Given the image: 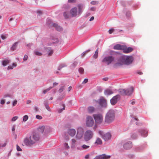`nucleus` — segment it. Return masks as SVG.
<instances>
[{"label":"nucleus","mask_w":159,"mask_h":159,"mask_svg":"<svg viewBox=\"0 0 159 159\" xmlns=\"http://www.w3.org/2000/svg\"><path fill=\"white\" fill-rule=\"evenodd\" d=\"M133 60V57L131 56H121L119 59L118 61L114 64V66L117 68L124 64L129 65L132 62Z\"/></svg>","instance_id":"nucleus-1"},{"label":"nucleus","mask_w":159,"mask_h":159,"mask_svg":"<svg viewBox=\"0 0 159 159\" xmlns=\"http://www.w3.org/2000/svg\"><path fill=\"white\" fill-rule=\"evenodd\" d=\"M40 135L38 133H34L32 135L24 139V143L27 146H31L39 140Z\"/></svg>","instance_id":"nucleus-2"},{"label":"nucleus","mask_w":159,"mask_h":159,"mask_svg":"<svg viewBox=\"0 0 159 159\" xmlns=\"http://www.w3.org/2000/svg\"><path fill=\"white\" fill-rule=\"evenodd\" d=\"M78 9V11H77V8L76 7L72 8L70 10V14L72 17H75L77 16V13L78 14H80L82 11L83 8V6L81 4H79L77 6Z\"/></svg>","instance_id":"nucleus-3"},{"label":"nucleus","mask_w":159,"mask_h":159,"mask_svg":"<svg viewBox=\"0 0 159 159\" xmlns=\"http://www.w3.org/2000/svg\"><path fill=\"white\" fill-rule=\"evenodd\" d=\"M115 114L113 111H109L106 114L105 116V122L110 123L115 119Z\"/></svg>","instance_id":"nucleus-4"},{"label":"nucleus","mask_w":159,"mask_h":159,"mask_svg":"<svg viewBox=\"0 0 159 159\" xmlns=\"http://www.w3.org/2000/svg\"><path fill=\"white\" fill-rule=\"evenodd\" d=\"M64 12L63 16L65 19H69L70 17V7L68 5H64L63 7Z\"/></svg>","instance_id":"nucleus-5"},{"label":"nucleus","mask_w":159,"mask_h":159,"mask_svg":"<svg viewBox=\"0 0 159 159\" xmlns=\"http://www.w3.org/2000/svg\"><path fill=\"white\" fill-rule=\"evenodd\" d=\"M93 116L96 125L101 124L103 121V117L102 115L99 114H93Z\"/></svg>","instance_id":"nucleus-6"},{"label":"nucleus","mask_w":159,"mask_h":159,"mask_svg":"<svg viewBox=\"0 0 159 159\" xmlns=\"http://www.w3.org/2000/svg\"><path fill=\"white\" fill-rule=\"evenodd\" d=\"M93 135V134L92 131L87 130L85 133L84 139L85 141H88L92 138Z\"/></svg>","instance_id":"nucleus-7"},{"label":"nucleus","mask_w":159,"mask_h":159,"mask_svg":"<svg viewBox=\"0 0 159 159\" xmlns=\"http://www.w3.org/2000/svg\"><path fill=\"white\" fill-rule=\"evenodd\" d=\"M94 124V121L93 117L89 116H87L86 119V124L88 127H92Z\"/></svg>","instance_id":"nucleus-8"},{"label":"nucleus","mask_w":159,"mask_h":159,"mask_svg":"<svg viewBox=\"0 0 159 159\" xmlns=\"http://www.w3.org/2000/svg\"><path fill=\"white\" fill-rule=\"evenodd\" d=\"M65 127L68 128V129L64 132V138L65 140L67 142L69 141L70 137V129L69 128V125H66Z\"/></svg>","instance_id":"nucleus-9"},{"label":"nucleus","mask_w":159,"mask_h":159,"mask_svg":"<svg viewBox=\"0 0 159 159\" xmlns=\"http://www.w3.org/2000/svg\"><path fill=\"white\" fill-rule=\"evenodd\" d=\"M114 60V57L111 56L107 57H105L102 60V62H105L107 65L110 64Z\"/></svg>","instance_id":"nucleus-10"},{"label":"nucleus","mask_w":159,"mask_h":159,"mask_svg":"<svg viewBox=\"0 0 159 159\" xmlns=\"http://www.w3.org/2000/svg\"><path fill=\"white\" fill-rule=\"evenodd\" d=\"M83 134V130L82 128L81 127L78 128L77 129V134L76 135V138L78 139H81Z\"/></svg>","instance_id":"nucleus-11"},{"label":"nucleus","mask_w":159,"mask_h":159,"mask_svg":"<svg viewBox=\"0 0 159 159\" xmlns=\"http://www.w3.org/2000/svg\"><path fill=\"white\" fill-rule=\"evenodd\" d=\"M120 97L119 95H116L113 97L110 100V102L112 105H114L117 102Z\"/></svg>","instance_id":"nucleus-12"},{"label":"nucleus","mask_w":159,"mask_h":159,"mask_svg":"<svg viewBox=\"0 0 159 159\" xmlns=\"http://www.w3.org/2000/svg\"><path fill=\"white\" fill-rule=\"evenodd\" d=\"M99 103L102 107H106L107 106L106 100L103 98L100 99Z\"/></svg>","instance_id":"nucleus-13"},{"label":"nucleus","mask_w":159,"mask_h":159,"mask_svg":"<svg viewBox=\"0 0 159 159\" xmlns=\"http://www.w3.org/2000/svg\"><path fill=\"white\" fill-rule=\"evenodd\" d=\"M111 157L110 156H106L105 154H103L97 156L95 159H108Z\"/></svg>","instance_id":"nucleus-14"},{"label":"nucleus","mask_w":159,"mask_h":159,"mask_svg":"<svg viewBox=\"0 0 159 159\" xmlns=\"http://www.w3.org/2000/svg\"><path fill=\"white\" fill-rule=\"evenodd\" d=\"M111 135L110 133H108L103 134L102 138L105 141H108L111 139Z\"/></svg>","instance_id":"nucleus-15"},{"label":"nucleus","mask_w":159,"mask_h":159,"mask_svg":"<svg viewBox=\"0 0 159 159\" xmlns=\"http://www.w3.org/2000/svg\"><path fill=\"white\" fill-rule=\"evenodd\" d=\"M52 131V129L51 127L48 126H45L44 127V133L45 134H48Z\"/></svg>","instance_id":"nucleus-16"},{"label":"nucleus","mask_w":159,"mask_h":159,"mask_svg":"<svg viewBox=\"0 0 159 159\" xmlns=\"http://www.w3.org/2000/svg\"><path fill=\"white\" fill-rule=\"evenodd\" d=\"M46 51L47 52V54L48 56H51L52 55L53 52V50L52 49L51 47H48L46 48Z\"/></svg>","instance_id":"nucleus-17"},{"label":"nucleus","mask_w":159,"mask_h":159,"mask_svg":"<svg viewBox=\"0 0 159 159\" xmlns=\"http://www.w3.org/2000/svg\"><path fill=\"white\" fill-rule=\"evenodd\" d=\"M132 146V143L130 142H128L124 144L123 147L124 148L128 149L131 148Z\"/></svg>","instance_id":"nucleus-18"},{"label":"nucleus","mask_w":159,"mask_h":159,"mask_svg":"<svg viewBox=\"0 0 159 159\" xmlns=\"http://www.w3.org/2000/svg\"><path fill=\"white\" fill-rule=\"evenodd\" d=\"M134 90V89L133 87H131L129 89L126 90V95H129L131 94Z\"/></svg>","instance_id":"nucleus-19"},{"label":"nucleus","mask_w":159,"mask_h":159,"mask_svg":"<svg viewBox=\"0 0 159 159\" xmlns=\"http://www.w3.org/2000/svg\"><path fill=\"white\" fill-rule=\"evenodd\" d=\"M53 26L55 28V29L57 31H61L62 30V28L58 26L57 24H53Z\"/></svg>","instance_id":"nucleus-20"},{"label":"nucleus","mask_w":159,"mask_h":159,"mask_svg":"<svg viewBox=\"0 0 159 159\" xmlns=\"http://www.w3.org/2000/svg\"><path fill=\"white\" fill-rule=\"evenodd\" d=\"M123 52L125 53H127L131 52L133 50V49L131 47H128L123 49Z\"/></svg>","instance_id":"nucleus-21"},{"label":"nucleus","mask_w":159,"mask_h":159,"mask_svg":"<svg viewBox=\"0 0 159 159\" xmlns=\"http://www.w3.org/2000/svg\"><path fill=\"white\" fill-rule=\"evenodd\" d=\"M63 148L64 150H68L69 151V149L70 148V147L69 146V143L67 142L66 141L63 144Z\"/></svg>","instance_id":"nucleus-22"},{"label":"nucleus","mask_w":159,"mask_h":159,"mask_svg":"<svg viewBox=\"0 0 159 159\" xmlns=\"http://www.w3.org/2000/svg\"><path fill=\"white\" fill-rule=\"evenodd\" d=\"M113 48L114 49L121 50L123 49V47L120 45L118 44L114 46Z\"/></svg>","instance_id":"nucleus-23"},{"label":"nucleus","mask_w":159,"mask_h":159,"mask_svg":"<svg viewBox=\"0 0 159 159\" xmlns=\"http://www.w3.org/2000/svg\"><path fill=\"white\" fill-rule=\"evenodd\" d=\"M140 132L141 135L144 137H146L148 135V132L144 129H141Z\"/></svg>","instance_id":"nucleus-24"},{"label":"nucleus","mask_w":159,"mask_h":159,"mask_svg":"<svg viewBox=\"0 0 159 159\" xmlns=\"http://www.w3.org/2000/svg\"><path fill=\"white\" fill-rule=\"evenodd\" d=\"M76 141L74 139H73L71 140V148H74L76 147Z\"/></svg>","instance_id":"nucleus-25"},{"label":"nucleus","mask_w":159,"mask_h":159,"mask_svg":"<svg viewBox=\"0 0 159 159\" xmlns=\"http://www.w3.org/2000/svg\"><path fill=\"white\" fill-rule=\"evenodd\" d=\"M105 94L106 95H111L113 93V92L110 89H107L104 92Z\"/></svg>","instance_id":"nucleus-26"},{"label":"nucleus","mask_w":159,"mask_h":159,"mask_svg":"<svg viewBox=\"0 0 159 159\" xmlns=\"http://www.w3.org/2000/svg\"><path fill=\"white\" fill-rule=\"evenodd\" d=\"M10 61L8 60H4L2 61V65L3 66H5L9 63Z\"/></svg>","instance_id":"nucleus-27"},{"label":"nucleus","mask_w":159,"mask_h":159,"mask_svg":"<svg viewBox=\"0 0 159 159\" xmlns=\"http://www.w3.org/2000/svg\"><path fill=\"white\" fill-rule=\"evenodd\" d=\"M126 91L124 89H121L120 90L119 92L122 95H126Z\"/></svg>","instance_id":"nucleus-28"},{"label":"nucleus","mask_w":159,"mask_h":159,"mask_svg":"<svg viewBox=\"0 0 159 159\" xmlns=\"http://www.w3.org/2000/svg\"><path fill=\"white\" fill-rule=\"evenodd\" d=\"M76 131L74 129H70V136L73 137L75 134Z\"/></svg>","instance_id":"nucleus-29"},{"label":"nucleus","mask_w":159,"mask_h":159,"mask_svg":"<svg viewBox=\"0 0 159 159\" xmlns=\"http://www.w3.org/2000/svg\"><path fill=\"white\" fill-rule=\"evenodd\" d=\"M17 42L14 43L11 47V50L13 51L15 50L17 47Z\"/></svg>","instance_id":"nucleus-30"},{"label":"nucleus","mask_w":159,"mask_h":159,"mask_svg":"<svg viewBox=\"0 0 159 159\" xmlns=\"http://www.w3.org/2000/svg\"><path fill=\"white\" fill-rule=\"evenodd\" d=\"M102 143V141L101 139L100 138H97L95 142V143L98 144H101Z\"/></svg>","instance_id":"nucleus-31"},{"label":"nucleus","mask_w":159,"mask_h":159,"mask_svg":"<svg viewBox=\"0 0 159 159\" xmlns=\"http://www.w3.org/2000/svg\"><path fill=\"white\" fill-rule=\"evenodd\" d=\"M62 108H60L58 109V112L59 113H60L65 109V106L64 104L62 105Z\"/></svg>","instance_id":"nucleus-32"},{"label":"nucleus","mask_w":159,"mask_h":159,"mask_svg":"<svg viewBox=\"0 0 159 159\" xmlns=\"http://www.w3.org/2000/svg\"><path fill=\"white\" fill-rule=\"evenodd\" d=\"M44 126H43L38 129V131L42 133H44Z\"/></svg>","instance_id":"nucleus-33"},{"label":"nucleus","mask_w":159,"mask_h":159,"mask_svg":"<svg viewBox=\"0 0 159 159\" xmlns=\"http://www.w3.org/2000/svg\"><path fill=\"white\" fill-rule=\"evenodd\" d=\"M98 48L95 52V53L93 56V58L95 59H96L97 58L98 55Z\"/></svg>","instance_id":"nucleus-34"},{"label":"nucleus","mask_w":159,"mask_h":159,"mask_svg":"<svg viewBox=\"0 0 159 159\" xmlns=\"http://www.w3.org/2000/svg\"><path fill=\"white\" fill-rule=\"evenodd\" d=\"M94 108L93 107H89L88 108V110L89 112L92 113L94 111Z\"/></svg>","instance_id":"nucleus-35"},{"label":"nucleus","mask_w":159,"mask_h":159,"mask_svg":"<svg viewBox=\"0 0 159 159\" xmlns=\"http://www.w3.org/2000/svg\"><path fill=\"white\" fill-rule=\"evenodd\" d=\"M90 146L89 145H87L85 144H83L81 146V148L85 150L89 148Z\"/></svg>","instance_id":"nucleus-36"},{"label":"nucleus","mask_w":159,"mask_h":159,"mask_svg":"<svg viewBox=\"0 0 159 159\" xmlns=\"http://www.w3.org/2000/svg\"><path fill=\"white\" fill-rule=\"evenodd\" d=\"M137 137V136L134 133H132L131 134V138L132 139H135Z\"/></svg>","instance_id":"nucleus-37"},{"label":"nucleus","mask_w":159,"mask_h":159,"mask_svg":"<svg viewBox=\"0 0 159 159\" xmlns=\"http://www.w3.org/2000/svg\"><path fill=\"white\" fill-rule=\"evenodd\" d=\"M52 88V87H49V88L47 89L44 90L43 91V94H45L46 93L48 92L49 90H50V89H51Z\"/></svg>","instance_id":"nucleus-38"},{"label":"nucleus","mask_w":159,"mask_h":159,"mask_svg":"<svg viewBox=\"0 0 159 159\" xmlns=\"http://www.w3.org/2000/svg\"><path fill=\"white\" fill-rule=\"evenodd\" d=\"M90 51V49H89L86 51H85V52H83L82 54H81V56H82L83 57H84L85 56V55L87 53H88V52H89Z\"/></svg>","instance_id":"nucleus-39"},{"label":"nucleus","mask_w":159,"mask_h":159,"mask_svg":"<svg viewBox=\"0 0 159 159\" xmlns=\"http://www.w3.org/2000/svg\"><path fill=\"white\" fill-rule=\"evenodd\" d=\"M65 66H66L65 65H64V64L61 65L59 66V67H58V70H61V69L62 68L65 67Z\"/></svg>","instance_id":"nucleus-40"},{"label":"nucleus","mask_w":159,"mask_h":159,"mask_svg":"<svg viewBox=\"0 0 159 159\" xmlns=\"http://www.w3.org/2000/svg\"><path fill=\"white\" fill-rule=\"evenodd\" d=\"M78 64V63L76 61H74L72 64V67L73 68H74Z\"/></svg>","instance_id":"nucleus-41"},{"label":"nucleus","mask_w":159,"mask_h":159,"mask_svg":"<svg viewBox=\"0 0 159 159\" xmlns=\"http://www.w3.org/2000/svg\"><path fill=\"white\" fill-rule=\"evenodd\" d=\"M28 116L27 115H25L24 116L23 118V121H26L28 119Z\"/></svg>","instance_id":"nucleus-42"},{"label":"nucleus","mask_w":159,"mask_h":159,"mask_svg":"<svg viewBox=\"0 0 159 159\" xmlns=\"http://www.w3.org/2000/svg\"><path fill=\"white\" fill-rule=\"evenodd\" d=\"M8 140L7 139H6L5 141L4 144H3L2 145V147H5L6 146V145L7 144V143H8Z\"/></svg>","instance_id":"nucleus-43"},{"label":"nucleus","mask_w":159,"mask_h":159,"mask_svg":"<svg viewBox=\"0 0 159 159\" xmlns=\"http://www.w3.org/2000/svg\"><path fill=\"white\" fill-rule=\"evenodd\" d=\"M84 71V69L83 68L80 67L79 69V71L80 73L82 74L83 73Z\"/></svg>","instance_id":"nucleus-44"},{"label":"nucleus","mask_w":159,"mask_h":159,"mask_svg":"<svg viewBox=\"0 0 159 159\" xmlns=\"http://www.w3.org/2000/svg\"><path fill=\"white\" fill-rule=\"evenodd\" d=\"M34 53L35 54L38 56H41L42 55V53L38 51H35L34 52Z\"/></svg>","instance_id":"nucleus-45"},{"label":"nucleus","mask_w":159,"mask_h":159,"mask_svg":"<svg viewBox=\"0 0 159 159\" xmlns=\"http://www.w3.org/2000/svg\"><path fill=\"white\" fill-rule=\"evenodd\" d=\"M44 105L45 107L48 105V101L45 100L44 102Z\"/></svg>","instance_id":"nucleus-46"},{"label":"nucleus","mask_w":159,"mask_h":159,"mask_svg":"<svg viewBox=\"0 0 159 159\" xmlns=\"http://www.w3.org/2000/svg\"><path fill=\"white\" fill-rule=\"evenodd\" d=\"M16 149L17 150L19 151H22L21 149L18 145H16Z\"/></svg>","instance_id":"nucleus-47"},{"label":"nucleus","mask_w":159,"mask_h":159,"mask_svg":"<svg viewBox=\"0 0 159 159\" xmlns=\"http://www.w3.org/2000/svg\"><path fill=\"white\" fill-rule=\"evenodd\" d=\"M7 97H9V98H12V96L8 94H5L4 95V98H7Z\"/></svg>","instance_id":"nucleus-48"},{"label":"nucleus","mask_w":159,"mask_h":159,"mask_svg":"<svg viewBox=\"0 0 159 159\" xmlns=\"http://www.w3.org/2000/svg\"><path fill=\"white\" fill-rule=\"evenodd\" d=\"M28 58V56L27 55H25L24 57V58H23V60L24 61H26Z\"/></svg>","instance_id":"nucleus-49"},{"label":"nucleus","mask_w":159,"mask_h":159,"mask_svg":"<svg viewBox=\"0 0 159 159\" xmlns=\"http://www.w3.org/2000/svg\"><path fill=\"white\" fill-rule=\"evenodd\" d=\"M36 118L39 120H41L42 119V117L41 116L37 115L36 116Z\"/></svg>","instance_id":"nucleus-50"},{"label":"nucleus","mask_w":159,"mask_h":159,"mask_svg":"<svg viewBox=\"0 0 159 159\" xmlns=\"http://www.w3.org/2000/svg\"><path fill=\"white\" fill-rule=\"evenodd\" d=\"M64 90V88L63 87H61V88L60 89L58 90V92L59 93H61Z\"/></svg>","instance_id":"nucleus-51"},{"label":"nucleus","mask_w":159,"mask_h":159,"mask_svg":"<svg viewBox=\"0 0 159 159\" xmlns=\"http://www.w3.org/2000/svg\"><path fill=\"white\" fill-rule=\"evenodd\" d=\"M18 118L17 116H14L12 119V121H15Z\"/></svg>","instance_id":"nucleus-52"},{"label":"nucleus","mask_w":159,"mask_h":159,"mask_svg":"<svg viewBox=\"0 0 159 159\" xmlns=\"http://www.w3.org/2000/svg\"><path fill=\"white\" fill-rule=\"evenodd\" d=\"M17 101L16 100H15L12 103V105L13 106H15L17 103Z\"/></svg>","instance_id":"nucleus-53"},{"label":"nucleus","mask_w":159,"mask_h":159,"mask_svg":"<svg viewBox=\"0 0 159 159\" xmlns=\"http://www.w3.org/2000/svg\"><path fill=\"white\" fill-rule=\"evenodd\" d=\"M91 4L93 5H96L97 4V2L96 1H93L91 2Z\"/></svg>","instance_id":"nucleus-54"},{"label":"nucleus","mask_w":159,"mask_h":159,"mask_svg":"<svg viewBox=\"0 0 159 159\" xmlns=\"http://www.w3.org/2000/svg\"><path fill=\"white\" fill-rule=\"evenodd\" d=\"M114 30L113 29H111L109 30L108 32L109 34H111L113 32Z\"/></svg>","instance_id":"nucleus-55"},{"label":"nucleus","mask_w":159,"mask_h":159,"mask_svg":"<svg viewBox=\"0 0 159 159\" xmlns=\"http://www.w3.org/2000/svg\"><path fill=\"white\" fill-rule=\"evenodd\" d=\"M5 102V101L4 100L2 99L1 100L0 103L2 105H3L4 104Z\"/></svg>","instance_id":"nucleus-56"},{"label":"nucleus","mask_w":159,"mask_h":159,"mask_svg":"<svg viewBox=\"0 0 159 159\" xmlns=\"http://www.w3.org/2000/svg\"><path fill=\"white\" fill-rule=\"evenodd\" d=\"M46 107V108L48 111H51V110L50 108V107H49V106H46L45 107Z\"/></svg>","instance_id":"nucleus-57"},{"label":"nucleus","mask_w":159,"mask_h":159,"mask_svg":"<svg viewBox=\"0 0 159 159\" xmlns=\"http://www.w3.org/2000/svg\"><path fill=\"white\" fill-rule=\"evenodd\" d=\"M13 68V67L11 66H9L7 67V70L12 69Z\"/></svg>","instance_id":"nucleus-58"},{"label":"nucleus","mask_w":159,"mask_h":159,"mask_svg":"<svg viewBox=\"0 0 159 159\" xmlns=\"http://www.w3.org/2000/svg\"><path fill=\"white\" fill-rule=\"evenodd\" d=\"M88 81V80L87 79H85L84 80V81L82 83L83 84H85Z\"/></svg>","instance_id":"nucleus-59"},{"label":"nucleus","mask_w":159,"mask_h":159,"mask_svg":"<svg viewBox=\"0 0 159 159\" xmlns=\"http://www.w3.org/2000/svg\"><path fill=\"white\" fill-rule=\"evenodd\" d=\"M1 38L2 39H6V37L3 35H2L1 36Z\"/></svg>","instance_id":"nucleus-60"},{"label":"nucleus","mask_w":159,"mask_h":159,"mask_svg":"<svg viewBox=\"0 0 159 159\" xmlns=\"http://www.w3.org/2000/svg\"><path fill=\"white\" fill-rule=\"evenodd\" d=\"M58 84V83L56 82H54L53 83V86L54 87L56 86Z\"/></svg>","instance_id":"nucleus-61"},{"label":"nucleus","mask_w":159,"mask_h":159,"mask_svg":"<svg viewBox=\"0 0 159 159\" xmlns=\"http://www.w3.org/2000/svg\"><path fill=\"white\" fill-rule=\"evenodd\" d=\"M32 45V43H29L27 45V46L29 48H30L31 45Z\"/></svg>","instance_id":"nucleus-62"},{"label":"nucleus","mask_w":159,"mask_h":159,"mask_svg":"<svg viewBox=\"0 0 159 159\" xmlns=\"http://www.w3.org/2000/svg\"><path fill=\"white\" fill-rule=\"evenodd\" d=\"M90 10L92 11H95L96 10V8L95 7H92L90 8Z\"/></svg>","instance_id":"nucleus-63"},{"label":"nucleus","mask_w":159,"mask_h":159,"mask_svg":"<svg viewBox=\"0 0 159 159\" xmlns=\"http://www.w3.org/2000/svg\"><path fill=\"white\" fill-rule=\"evenodd\" d=\"M62 98H63V97H59L57 99V100L60 101V100H61L62 99Z\"/></svg>","instance_id":"nucleus-64"}]
</instances>
